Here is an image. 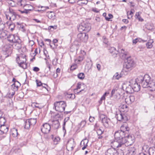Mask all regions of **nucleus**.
<instances>
[{
    "mask_svg": "<svg viewBox=\"0 0 155 155\" xmlns=\"http://www.w3.org/2000/svg\"><path fill=\"white\" fill-rule=\"evenodd\" d=\"M149 42H147L146 45L147 46V48L148 49H150L153 46V45L152 44H149Z\"/></svg>",
    "mask_w": 155,
    "mask_h": 155,
    "instance_id": "bf43d9fd",
    "label": "nucleus"
},
{
    "mask_svg": "<svg viewBox=\"0 0 155 155\" xmlns=\"http://www.w3.org/2000/svg\"><path fill=\"white\" fill-rule=\"evenodd\" d=\"M129 97L130 98V101L131 102L133 103L134 102L135 100V97L133 95H130L129 96Z\"/></svg>",
    "mask_w": 155,
    "mask_h": 155,
    "instance_id": "052dcab7",
    "label": "nucleus"
},
{
    "mask_svg": "<svg viewBox=\"0 0 155 155\" xmlns=\"http://www.w3.org/2000/svg\"><path fill=\"white\" fill-rule=\"evenodd\" d=\"M118 52H120L123 54L125 56V62L123 65V67L125 69H127V71L131 70L132 68L134 67L135 65V62L134 60L132 59L130 56H128V53L127 52H124V49H118Z\"/></svg>",
    "mask_w": 155,
    "mask_h": 155,
    "instance_id": "f257e3e1",
    "label": "nucleus"
},
{
    "mask_svg": "<svg viewBox=\"0 0 155 155\" xmlns=\"http://www.w3.org/2000/svg\"><path fill=\"white\" fill-rule=\"evenodd\" d=\"M122 88L123 90L125 91L127 93H132L133 88L131 85H129L128 86H126L125 84L122 86Z\"/></svg>",
    "mask_w": 155,
    "mask_h": 155,
    "instance_id": "dca6fc26",
    "label": "nucleus"
},
{
    "mask_svg": "<svg viewBox=\"0 0 155 155\" xmlns=\"http://www.w3.org/2000/svg\"><path fill=\"white\" fill-rule=\"evenodd\" d=\"M115 117L117 119V120L119 121H122L124 122H125L128 120V119L127 117L124 113L119 110H117L116 111L115 114Z\"/></svg>",
    "mask_w": 155,
    "mask_h": 155,
    "instance_id": "0eeeda50",
    "label": "nucleus"
},
{
    "mask_svg": "<svg viewBox=\"0 0 155 155\" xmlns=\"http://www.w3.org/2000/svg\"><path fill=\"white\" fill-rule=\"evenodd\" d=\"M8 4L12 7L15 6V2L12 0H8Z\"/></svg>",
    "mask_w": 155,
    "mask_h": 155,
    "instance_id": "de8ad7c7",
    "label": "nucleus"
},
{
    "mask_svg": "<svg viewBox=\"0 0 155 155\" xmlns=\"http://www.w3.org/2000/svg\"><path fill=\"white\" fill-rule=\"evenodd\" d=\"M42 88H45L48 91H49L48 90V85L42 83V85L41 86Z\"/></svg>",
    "mask_w": 155,
    "mask_h": 155,
    "instance_id": "4d7b16f0",
    "label": "nucleus"
},
{
    "mask_svg": "<svg viewBox=\"0 0 155 155\" xmlns=\"http://www.w3.org/2000/svg\"><path fill=\"white\" fill-rule=\"evenodd\" d=\"M130 100L129 96H127L125 98V101L127 104H130L132 103Z\"/></svg>",
    "mask_w": 155,
    "mask_h": 155,
    "instance_id": "09e8293b",
    "label": "nucleus"
},
{
    "mask_svg": "<svg viewBox=\"0 0 155 155\" xmlns=\"http://www.w3.org/2000/svg\"><path fill=\"white\" fill-rule=\"evenodd\" d=\"M81 82H79L77 84V85L76 87V88L74 89V92H76V94H81V92L82 91H84V90L82 89L80 91L78 92H77V91L79 89L81 88Z\"/></svg>",
    "mask_w": 155,
    "mask_h": 155,
    "instance_id": "393cba45",
    "label": "nucleus"
},
{
    "mask_svg": "<svg viewBox=\"0 0 155 155\" xmlns=\"http://www.w3.org/2000/svg\"><path fill=\"white\" fill-rule=\"evenodd\" d=\"M154 25L153 23H148L146 25V28L149 30H152L153 29Z\"/></svg>",
    "mask_w": 155,
    "mask_h": 155,
    "instance_id": "4c0bfd02",
    "label": "nucleus"
},
{
    "mask_svg": "<svg viewBox=\"0 0 155 155\" xmlns=\"http://www.w3.org/2000/svg\"><path fill=\"white\" fill-rule=\"evenodd\" d=\"M125 134H124V132L121 130H117L115 132L114 134L115 140L119 142L121 141L122 143L125 141Z\"/></svg>",
    "mask_w": 155,
    "mask_h": 155,
    "instance_id": "423d86ee",
    "label": "nucleus"
},
{
    "mask_svg": "<svg viewBox=\"0 0 155 155\" xmlns=\"http://www.w3.org/2000/svg\"><path fill=\"white\" fill-rule=\"evenodd\" d=\"M55 13L52 12H50L48 14V17L49 19H55Z\"/></svg>",
    "mask_w": 155,
    "mask_h": 155,
    "instance_id": "e433bc0d",
    "label": "nucleus"
},
{
    "mask_svg": "<svg viewBox=\"0 0 155 155\" xmlns=\"http://www.w3.org/2000/svg\"><path fill=\"white\" fill-rule=\"evenodd\" d=\"M77 76L78 78L81 80H83L85 77V75L83 73H79L78 74Z\"/></svg>",
    "mask_w": 155,
    "mask_h": 155,
    "instance_id": "79ce46f5",
    "label": "nucleus"
},
{
    "mask_svg": "<svg viewBox=\"0 0 155 155\" xmlns=\"http://www.w3.org/2000/svg\"><path fill=\"white\" fill-rule=\"evenodd\" d=\"M36 83L38 87H40L41 86V85H42V83L40 81H39L38 80H36Z\"/></svg>",
    "mask_w": 155,
    "mask_h": 155,
    "instance_id": "13d9d810",
    "label": "nucleus"
},
{
    "mask_svg": "<svg viewBox=\"0 0 155 155\" xmlns=\"http://www.w3.org/2000/svg\"><path fill=\"white\" fill-rule=\"evenodd\" d=\"M88 140L87 139L85 138L82 140L80 143V146L82 147V149L83 150L85 149L87 146V143Z\"/></svg>",
    "mask_w": 155,
    "mask_h": 155,
    "instance_id": "a211bd4d",
    "label": "nucleus"
},
{
    "mask_svg": "<svg viewBox=\"0 0 155 155\" xmlns=\"http://www.w3.org/2000/svg\"><path fill=\"white\" fill-rule=\"evenodd\" d=\"M33 70L35 72H37L39 71L40 69L38 67H33Z\"/></svg>",
    "mask_w": 155,
    "mask_h": 155,
    "instance_id": "e2e57ef3",
    "label": "nucleus"
},
{
    "mask_svg": "<svg viewBox=\"0 0 155 155\" xmlns=\"http://www.w3.org/2000/svg\"><path fill=\"white\" fill-rule=\"evenodd\" d=\"M25 0H20L18 2V5L20 6H21L23 7L24 8L25 7H26V6H25L26 5H28V4H25Z\"/></svg>",
    "mask_w": 155,
    "mask_h": 155,
    "instance_id": "7c9ffc66",
    "label": "nucleus"
},
{
    "mask_svg": "<svg viewBox=\"0 0 155 155\" xmlns=\"http://www.w3.org/2000/svg\"><path fill=\"white\" fill-rule=\"evenodd\" d=\"M124 138L125 139L124 144L128 142L129 145H131L134 142V137L131 135L130 136L129 134H125Z\"/></svg>",
    "mask_w": 155,
    "mask_h": 155,
    "instance_id": "9d476101",
    "label": "nucleus"
},
{
    "mask_svg": "<svg viewBox=\"0 0 155 155\" xmlns=\"http://www.w3.org/2000/svg\"><path fill=\"white\" fill-rule=\"evenodd\" d=\"M108 50L110 53H112L115 51L116 48L113 47H110L109 48Z\"/></svg>",
    "mask_w": 155,
    "mask_h": 155,
    "instance_id": "603ef678",
    "label": "nucleus"
},
{
    "mask_svg": "<svg viewBox=\"0 0 155 155\" xmlns=\"http://www.w3.org/2000/svg\"><path fill=\"white\" fill-rule=\"evenodd\" d=\"M102 122L103 123L104 126L107 128L109 127V123H110V119L104 117L102 120Z\"/></svg>",
    "mask_w": 155,
    "mask_h": 155,
    "instance_id": "4be33fe9",
    "label": "nucleus"
},
{
    "mask_svg": "<svg viewBox=\"0 0 155 155\" xmlns=\"http://www.w3.org/2000/svg\"><path fill=\"white\" fill-rule=\"evenodd\" d=\"M113 15L111 14H108V17H106V19H110L113 18Z\"/></svg>",
    "mask_w": 155,
    "mask_h": 155,
    "instance_id": "0e129e2a",
    "label": "nucleus"
},
{
    "mask_svg": "<svg viewBox=\"0 0 155 155\" xmlns=\"http://www.w3.org/2000/svg\"><path fill=\"white\" fill-rule=\"evenodd\" d=\"M32 126H34L36 123V118H30L28 119Z\"/></svg>",
    "mask_w": 155,
    "mask_h": 155,
    "instance_id": "72a5a7b5",
    "label": "nucleus"
},
{
    "mask_svg": "<svg viewBox=\"0 0 155 155\" xmlns=\"http://www.w3.org/2000/svg\"><path fill=\"white\" fill-rule=\"evenodd\" d=\"M9 13L8 15H6V18L7 19H15L17 18V16H18L17 15L15 14L14 11L10 8H9Z\"/></svg>",
    "mask_w": 155,
    "mask_h": 155,
    "instance_id": "9b49d317",
    "label": "nucleus"
},
{
    "mask_svg": "<svg viewBox=\"0 0 155 155\" xmlns=\"http://www.w3.org/2000/svg\"><path fill=\"white\" fill-rule=\"evenodd\" d=\"M151 78L148 74L144 76L140 75L136 78V81H138L143 88H147L149 83L150 82Z\"/></svg>",
    "mask_w": 155,
    "mask_h": 155,
    "instance_id": "f03ea898",
    "label": "nucleus"
},
{
    "mask_svg": "<svg viewBox=\"0 0 155 155\" xmlns=\"http://www.w3.org/2000/svg\"><path fill=\"white\" fill-rule=\"evenodd\" d=\"M41 8H44V9H41V10H36V11H38V12H43L44 11L46 10L47 9H48L49 8V7L48 6H41Z\"/></svg>",
    "mask_w": 155,
    "mask_h": 155,
    "instance_id": "5fc2aeb1",
    "label": "nucleus"
},
{
    "mask_svg": "<svg viewBox=\"0 0 155 155\" xmlns=\"http://www.w3.org/2000/svg\"><path fill=\"white\" fill-rule=\"evenodd\" d=\"M70 50L71 51H74L75 50H77V47L76 45H72L70 48Z\"/></svg>",
    "mask_w": 155,
    "mask_h": 155,
    "instance_id": "a18cd8bd",
    "label": "nucleus"
},
{
    "mask_svg": "<svg viewBox=\"0 0 155 155\" xmlns=\"http://www.w3.org/2000/svg\"><path fill=\"white\" fill-rule=\"evenodd\" d=\"M10 134L13 137H16L18 135H19L18 134L17 130L15 128H13L11 129Z\"/></svg>",
    "mask_w": 155,
    "mask_h": 155,
    "instance_id": "5701e85b",
    "label": "nucleus"
},
{
    "mask_svg": "<svg viewBox=\"0 0 155 155\" xmlns=\"http://www.w3.org/2000/svg\"><path fill=\"white\" fill-rule=\"evenodd\" d=\"M130 130V128L128 127L126 124H124L121 126L120 130H121L122 132H124V134H129Z\"/></svg>",
    "mask_w": 155,
    "mask_h": 155,
    "instance_id": "f3484780",
    "label": "nucleus"
},
{
    "mask_svg": "<svg viewBox=\"0 0 155 155\" xmlns=\"http://www.w3.org/2000/svg\"><path fill=\"white\" fill-rule=\"evenodd\" d=\"M25 6H26V7H25V8H26L27 7H30V8H28L27 9L25 8V13L26 14H27L29 13V12L30 11H32L34 9L33 7L31 5H26Z\"/></svg>",
    "mask_w": 155,
    "mask_h": 155,
    "instance_id": "cd10ccee",
    "label": "nucleus"
},
{
    "mask_svg": "<svg viewBox=\"0 0 155 155\" xmlns=\"http://www.w3.org/2000/svg\"><path fill=\"white\" fill-rule=\"evenodd\" d=\"M141 14V12H137L135 14V16L136 18H137L138 19H143L140 17V15Z\"/></svg>",
    "mask_w": 155,
    "mask_h": 155,
    "instance_id": "c03bdc74",
    "label": "nucleus"
},
{
    "mask_svg": "<svg viewBox=\"0 0 155 155\" xmlns=\"http://www.w3.org/2000/svg\"><path fill=\"white\" fill-rule=\"evenodd\" d=\"M8 34V31L6 30H4L3 29V30H2L1 31H0V38H1L2 37L3 38H5L7 35Z\"/></svg>",
    "mask_w": 155,
    "mask_h": 155,
    "instance_id": "c756f323",
    "label": "nucleus"
},
{
    "mask_svg": "<svg viewBox=\"0 0 155 155\" xmlns=\"http://www.w3.org/2000/svg\"><path fill=\"white\" fill-rule=\"evenodd\" d=\"M100 128V127H99V125H98L97 123H96L94 125V131H95L97 130L98 129Z\"/></svg>",
    "mask_w": 155,
    "mask_h": 155,
    "instance_id": "774afa93",
    "label": "nucleus"
},
{
    "mask_svg": "<svg viewBox=\"0 0 155 155\" xmlns=\"http://www.w3.org/2000/svg\"><path fill=\"white\" fill-rule=\"evenodd\" d=\"M7 40L10 43L17 44L18 46V49L21 48L22 47V41L18 36L15 35L10 34L7 37Z\"/></svg>",
    "mask_w": 155,
    "mask_h": 155,
    "instance_id": "7ed1b4c3",
    "label": "nucleus"
},
{
    "mask_svg": "<svg viewBox=\"0 0 155 155\" xmlns=\"http://www.w3.org/2000/svg\"><path fill=\"white\" fill-rule=\"evenodd\" d=\"M121 142V141H120ZM125 142H119L115 140L114 141L112 142V143L111 148H113L114 149H117L121 147L122 146L124 145Z\"/></svg>",
    "mask_w": 155,
    "mask_h": 155,
    "instance_id": "f8f14e48",
    "label": "nucleus"
},
{
    "mask_svg": "<svg viewBox=\"0 0 155 155\" xmlns=\"http://www.w3.org/2000/svg\"><path fill=\"white\" fill-rule=\"evenodd\" d=\"M10 21H7L6 24L9 25V28L11 31H12L14 29L15 27V25L13 23H11Z\"/></svg>",
    "mask_w": 155,
    "mask_h": 155,
    "instance_id": "b1692460",
    "label": "nucleus"
},
{
    "mask_svg": "<svg viewBox=\"0 0 155 155\" xmlns=\"http://www.w3.org/2000/svg\"><path fill=\"white\" fill-rule=\"evenodd\" d=\"M129 153H131V155H136V150L134 149V147H131V148H129Z\"/></svg>",
    "mask_w": 155,
    "mask_h": 155,
    "instance_id": "ea45409f",
    "label": "nucleus"
},
{
    "mask_svg": "<svg viewBox=\"0 0 155 155\" xmlns=\"http://www.w3.org/2000/svg\"><path fill=\"white\" fill-rule=\"evenodd\" d=\"M116 149L113 148H110L106 151L105 153V155H115Z\"/></svg>",
    "mask_w": 155,
    "mask_h": 155,
    "instance_id": "6ab92c4d",
    "label": "nucleus"
},
{
    "mask_svg": "<svg viewBox=\"0 0 155 155\" xmlns=\"http://www.w3.org/2000/svg\"><path fill=\"white\" fill-rule=\"evenodd\" d=\"M148 150L150 155H155V147H150Z\"/></svg>",
    "mask_w": 155,
    "mask_h": 155,
    "instance_id": "c85d7f7f",
    "label": "nucleus"
},
{
    "mask_svg": "<svg viewBox=\"0 0 155 155\" xmlns=\"http://www.w3.org/2000/svg\"><path fill=\"white\" fill-rule=\"evenodd\" d=\"M31 126H32L28 120H27L25 122V128L26 129H29Z\"/></svg>",
    "mask_w": 155,
    "mask_h": 155,
    "instance_id": "f704fd0d",
    "label": "nucleus"
},
{
    "mask_svg": "<svg viewBox=\"0 0 155 155\" xmlns=\"http://www.w3.org/2000/svg\"><path fill=\"white\" fill-rule=\"evenodd\" d=\"M6 122V120L5 117H0V126L4 124Z\"/></svg>",
    "mask_w": 155,
    "mask_h": 155,
    "instance_id": "58836bf2",
    "label": "nucleus"
},
{
    "mask_svg": "<svg viewBox=\"0 0 155 155\" xmlns=\"http://www.w3.org/2000/svg\"><path fill=\"white\" fill-rule=\"evenodd\" d=\"M77 65L76 64H75L73 65H72L71 66L70 70H74L76 69V67Z\"/></svg>",
    "mask_w": 155,
    "mask_h": 155,
    "instance_id": "69168bd1",
    "label": "nucleus"
},
{
    "mask_svg": "<svg viewBox=\"0 0 155 155\" xmlns=\"http://www.w3.org/2000/svg\"><path fill=\"white\" fill-rule=\"evenodd\" d=\"M91 24L87 20H85L81 22L79 25L78 29L80 32L83 31L88 32L91 29Z\"/></svg>",
    "mask_w": 155,
    "mask_h": 155,
    "instance_id": "20e7f679",
    "label": "nucleus"
},
{
    "mask_svg": "<svg viewBox=\"0 0 155 155\" xmlns=\"http://www.w3.org/2000/svg\"><path fill=\"white\" fill-rule=\"evenodd\" d=\"M22 61V62H20V63L18 64V66L24 69H26L27 68V64L25 63L26 59H24Z\"/></svg>",
    "mask_w": 155,
    "mask_h": 155,
    "instance_id": "a878e982",
    "label": "nucleus"
},
{
    "mask_svg": "<svg viewBox=\"0 0 155 155\" xmlns=\"http://www.w3.org/2000/svg\"><path fill=\"white\" fill-rule=\"evenodd\" d=\"M88 38V35L85 33H80L77 35V40L79 42L86 43Z\"/></svg>",
    "mask_w": 155,
    "mask_h": 155,
    "instance_id": "6e6552de",
    "label": "nucleus"
},
{
    "mask_svg": "<svg viewBox=\"0 0 155 155\" xmlns=\"http://www.w3.org/2000/svg\"><path fill=\"white\" fill-rule=\"evenodd\" d=\"M66 106V102L63 101H56L54 103V107L55 110L60 112L64 111Z\"/></svg>",
    "mask_w": 155,
    "mask_h": 155,
    "instance_id": "39448f33",
    "label": "nucleus"
},
{
    "mask_svg": "<svg viewBox=\"0 0 155 155\" xmlns=\"http://www.w3.org/2000/svg\"><path fill=\"white\" fill-rule=\"evenodd\" d=\"M84 55H81L79 56L77 59L74 60L75 62L78 63V62H80L82 61L84 58Z\"/></svg>",
    "mask_w": 155,
    "mask_h": 155,
    "instance_id": "473e14b6",
    "label": "nucleus"
},
{
    "mask_svg": "<svg viewBox=\"0 0 155 155\" xmlns=\"http://www.w3.org/2000/svg\"><path fill=\"white\" fill-rule=\"evenodd\" d=\"M120 78V77H119V74L118 72L116 73L113 77V78L114 79L118 80Z\"/></svg>",
    "mask_w": 155,
    "mask_h": 155,
    "instance_id": "8fccbe9b",
    "label": "nucleus"
},
{
    "mask_svg": "<svg viewBox=\"0 0 155 155\" xmlns=\"http://www.w3.org/2000/svg\"><path fill=\"white\" fill-rule=\"evenodd\" d=\"M86 123V122L85 120H83L79 124V125L80 127H83L85 125Z\"/></svg>",
    "mask_w": 155,
    "mask_h": 155,
    "instance_id": "3c124183",
    "label": "nucleus"
},
{
    "mask_svg": "<svg viewBox=\"0 0 155 155\" xmlns=\"http://www.w3.org/2000/svg\"><path fill=\"white\" fill-rule=\"evenodd\" d=\"M103 42L106 44H108V39H107L105 36H103Z\"/></svg>",
    "mask_w": 155,
    "mask_h": 155,
    "instance_id": "6e6d98bb",
    "label": "nucleus"
},
{
    "mask_svg": "<svg viewBox=\"0 0 155 155\" xmlns=\"http://www.w3.org/2000/svg\"><path fill=\"white\" fill-rule=\"evenodd\" d=\"M15 83H13L12 85V87H13V90L14 91H17L18 90V88L20 86H18V85H16Z\"/></svg>",
    "mask_w": 155,
    "mask_h": 155,
    "instance_id": "49530a36",
    "label": "nucleus"
},
{
    "mask_svg": "<svg viewBox=\"0 0 155 155\" xmlns=\"http://www.w3.org/2000/svg\"><path fill=\"white\" fill-rule=\"evenodd\" d=\"M150 82L149 83V85L147 87L150 88V90L151 91H153L155 90V81H152L150 80Z\"/></svg>",
    "mask_w": 155,
    "mask_h": 155,
    "instance_id": "aec40b11",
    "label": "nucleus"
},
{
    "mask_svg": "<svg viewBox=\"0 0 155 155\" xmlns=\"http://www.w3.org/2000/svg\"><path fill=\"white\" fill-rule=\"evenodd\" d=\"M5 24L6 23L2 21V20H0V31L4 29L5 27Z\"/></svg>",
    "mask_w": 155,
    "mask_h": 155,
    "instance_id": "c9c22d12",
    "label": "nucleus"
},
{
    "mask_svg": "<svg viewBox=\"0 0 155 155\" xmlns=\"http://www.w3.org/2000/svg\"><path fill=\"white\" fill-rule=\"evenodd\" d=\"M141 39L140 38H136L135 39H133L132 41L133 44H136V43L138 41H139L140 42L141 41Z\"/></svg>",
    "mask_w": 155,
    "mask_h": 155,
    "instance_id": "864d4df0",
    "label": "nucleus"
},
{
    "mask_svg": "<svg viewBox=\"0 0 155 155\" xmlns=\"http://www.w3.org/2000/svg\"><path fill=\"white\" fill-rule=\"evenodd\" d=\"M60 140V139L59 137L58 136L54 137V139L53 140L54 144H57L58 143V142H59Z\"/></svg>",
    "mask_w": 155,
    "mask_h": 155,
    "instance_id": "37998d69",
    "label": "nucleus"
},
{
    "mask_svg": "<svg viewBox=\"0 0 155 155\" xmlns=\"http://www.w3.org/2000/svg\"><path fill=\"white\" fill-rule=\"evenodd\" d=\"M45 73H46V74H47L48 75H50L51 74V71H49L46 68L45 69Z\"/></svg>",
    "mask_w": 155,
    "mask_h": 155,
    "instance_id": "338daca9",
    "label": "nucleus"
},
{
    "mask_svg": "<svg viewBox=\"0 0 155 155\" xmlns=\"http://www.w3.org/2000/svg\"><path fill=\"white\" fill-rule=\"evenodd\" d=\"M140 84L138 81H136V79L134 82V83L131 84L133 90L134 91L137 92L139 91L140 88Z\"/></svg>",
    "mask_w": 155,
    "mask_h": 155,
    "instance_id": "ddd939ff",
    "label": "nucleus"
},
{
    "mask_svg": "<svg viewBox=\"0 0 155 155\" xmlns=\"http://www.w3.org/2000/svg\"><path fill=\"white\" fill-rule=\"evenodd\" d=\"M116 151L115 155H124V151L121 149H120L119 148L116 149Z\"/></svg>",
    "mask_w": 155,
    "mask_h": 155,
    "instance_id": "2f4dec72",
    "label": "nucleus"
},
{
    "mask_svg": "<svg viewBox=\"0 0 155 155\" xmlns=\"http://www.w3.org/2000/svg\"><path fill=\"white\" fill-rule=\"evenodd\" d=\"M73 96V94H71L68 95V97L69 98H71L72 99H74L75 97V96L74 94V97H72Z\"/></svg>",
    "mask_w": 155,
    "mask_h": 155,
    "instance_id": "680f3d73",
    "label": "nucleus"
},
{
    "mask_svg": "<svg viewBox=\"0 0 155 155\" xmlns=\"http://www.w3.org/2000/svg\"><path fill=\"white\" fill-rule=\"evenodd\" d=\"M101 128V127H100V128L95 131L96 132L97 135H102L104 133V130H102Z\"/></svg>",
    "mask_w": 155,
    "mask_h": 155,
    "instance_id": "a19ab883",
    "label": "nucleus"
},
{
    "mask_svg": "<svg viewBox=\"0 0 155 155\" xmlns=\"http://www.w3.org/2000/svg\"><path fill=\"white\" fill-rule=\"evenodd\" d=\"M52 127L54 129H58L59 127L60 123L58 120H53L52 121Z\"/></svg>",
    "mask_w": 155,
    "mask_h": 155,
    "instance_id": "412c9836",
    "label": "nucleus"
},
{
    "mask_svg": "<svg viewBox=\"0 0 155 155\" xmlns=\"http://www.w3.org/2000/svg\"><path fill=\"white\" fill-rule=\"evenodd\" d=\"M51 130V126L48 123H45L43 124L41 127V130L44 134L48 133Z\"/></svg>",
    "mask_w": 155,
    "mask_h": 155,
    "instance_id": "1a4fd4ad",
    "label": "nucleus"
},
{
    "mask_svg": "<svg viewBox=\"0 0 155 155\" xmlns=\"http://www.w3.org/2000/svg\"><path fill=\"white\" fill-rule=\"evenodd\" d=\"M16 23L18 25L17 27L19 30L23 32H25V31L26 30L24 28V24L18 22H17Z\"/></svg>",
    "mask_w": 155,
    "mask_h": 155,
    "instance_id": "bb28decb",
    "label": "nucleus"
},
{
    "mask_svg": "<svg viewBox=\"0 0 155 155\" xmlns=\"http://www.w3.org/2000/svg\"><path fill=\"white\" fill-rule=\"evenodd\" d=\"M9 129L8 127L5 125L0 126V134L2 135L6 134L8 131Z\"/></svg>",
    "mask_w": 155,
    "mask_h": 155,
    "instance_id": "2eb2a0df",
    "label": "nucleus"
},
{
    "mask_svg": "<svg viewBox=\"0 0 155 155\" xmlns=\"http://www.w3.org/2000/svg\"><path fill=\"white\" fill-rule=\"evenodd\" d=\"M75 146L76 143L74 141V139H70L68 141L66 147L70 150H72Z\"/></svg>",
    "mask_w": 155,
    "mask_h": 155,
    "instance_id": "4468645a",
    "label": "nucleus"
}]
</instances>
